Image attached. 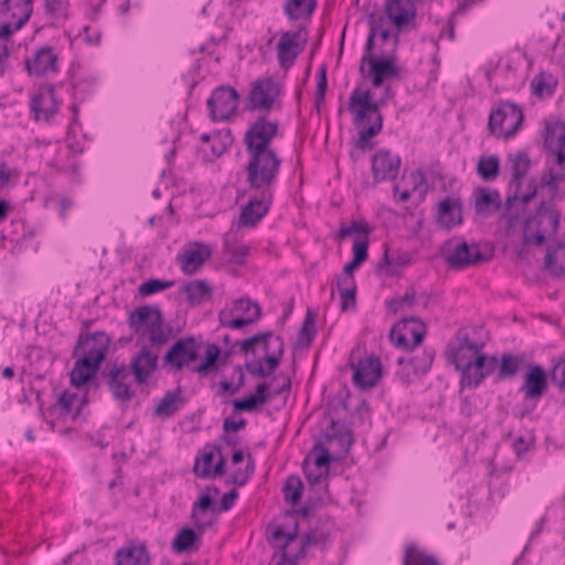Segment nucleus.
<instances>
[{"instance_id": "14", "label": "nucleus", "mask_w": 565, "mask_h": 565, "mask_svg": "<svg viewBox=\"0 0 565 565\" xmlns=\"http://www.w3.org/2000/svg\"><path fill=\"white\" fill-rule=\"evenodd\" d=\"M200 345L193 335L179 339L163 356V366L179 372L199 358Z\"/></svg>"}, {"instance_id": "10", "label": "nucleus", "mask_w": 565, "mask_h": 565, "mask_svg": "<svg viewBox=\"0 0 565 565\" xmlns=\"http://www.w3.org/2000/svg\"><path fill=\"white\" fill-rule=\"evenodd\" d=\"M278 121L259 116L245 131L244 143L246 152L276 151L271 142L278 135Z\"/></svg>"}, {"instance_id": "15", "label": "nucleus", "mask_w": 565, "mask_h": 565, "mask_svg": "<svg viewBox=\"0 0 565 565\" xmlns=\"http://www.w3.org/2000/svg\"><path fill=\"white\" fill-rule=\"evenodd\" d=\"M131 373L125 363L113 362L106 365L104 374L107 377L111 395L116 401L127 403L135 396V391L131 388L130 383Z\"/></svg>"}, {"instance_id": "25", "label": "nucleus", "mask_w": 565, "mask_h": 565, "mask_svg": "<svg viewBox=\"0 0 565 565\" xmlns=\"http://www.w3.org/2000/svg\"><path fill=\"white\" fill-rule=\"evenodd\" d=\"M277 344V349L271 354H265L264 359L257 361H249L245 363V367L249 374L255 377H267L274 373L279 365L284 355V341L281 337L273 338Z\"/></svg>"}, {"instance_id": "64", "label": "nucleus", "mask_w": 565, "mask_h": 565, "mask_svg": "<svg viewBox=\"0 0 565 565\" xmlns=\"http://www.w3.org/2000/svg\"><path fill=\"white\" fill-rule=\"evenodd\" d=\"M551 380L561 390H565V360L558 362L551 372Z\"/></svg>"}, {"instance_id": "40", "label": "nucleus", "mask_w": 565, "mask_h": 565, "mask_svg": "<svg viewBox=\"0 0 565 565\" xmlns=\"http://www.w3.org/2000/svg\"><path fill=\"white\" fill-rule=\"evenodd\" d=\"M185 398L182 396V388L179 386L173 391H168L157 404L154 414L161 418L172 417L183 405Z\"/></svg>"}, {"instance_id": "32", "label": "nucleus", "mask_w": 565, "mask_h": 565, "mask_svg": "<svg viewBox=\"0 0 565 565\" xmlns=\"http://www.w3.org/2000/svg\"><path fill=\"white\" fill-rule=\"evenodd\" d=\"M483 259L478 245L461 243L452 253L446 256V262L451 269H463L477 265Z\"/></svg>"}, {"instance_id": "27", "label": "nucleus", "mask_w": 565, "mask_h": 565, "mask_svg": "<svg viewBox=\"0 0 565 565\" xmlns=\"http://www.w3.org/2000/svg\"><path fill=\"white\" fill-rule=\"evenodd\" d=\"M436 222L443 228H452L462 223V202L459 198L447 196L438 204Z\"/></svg>"}, {"instance_id": "59", "label": "nucleus", "mask_w": 565, "mask_h": 565, "mask_svg": "<svg viewBox=\"0 0 565 565\" xmlns=\"http://www.w3.org/2000/svg\"><path fill=\"white\" fill-rule=\"evenodd\" d=\"M255 470L254 459L250 455L247 457V463L244 469H237L230 479L226 480L227 484H235L237 487H243L247 483V481L252 478Z\"/></svg>"}, {"instance_id": "60", "label": "nucleus", "mask_w": 565, "mask_h": 565, "mask_svg": "<svg viewBox=\"0 0 565 565\" xmlns=\"http://www.w3.org/2000/svg\"><path fill=\"white\" fill-rule=\"evenodd\" d=\"M174 280L148 279L138 287L141 296L147 297L174 286Z\"/></svg>"}, {"instance_id": "55", "label": "nucleus", "mask_w": 565, "mask_h": 565, "mask_svg": "<svg viewBox=\"0 0 565 565\" xmlns=\"http://www.w3.org/2000/svg\"><path fill=\"white\" fill-rule=\"evenodd\" d=\"M302 490L301 479L296 475L289 476L284 486L285 500L292 505L297 504L302 495Z\"/></svg>"}, {"instance_id": "56", "label": "nucleus", "mask_w": 565, "mask_h": 565, "mask_svg": "<svg viewBox=\"0 0 565 565\" xmlns=\"http://www.w3.org/2000/svg\"><path fill=\"white\" fill-rule=\"evenodd\" d=\"M522 363V359L512 354H503L499 365L498 377L500 380L514 376Z\"/></svg>"}, {"instance_id": "28", "label": "nucleus", "mask_w": 565, "mask_h": 565, "mask_svg": "<svg viewBox=\"0 0 565 565\" xmlns=\"http://www.w3.org/2000/svg\"><path fill=\"white\" fill-rule=\"evenodd\" d=\"M150 561L145 542L130 541L115 554V565H150Z\"/></svg>"}, {"instance_id": "47", "label": "nucleus", "mask_w": 565, "mask_h": 565, "mask_svg": "<svg viewBox=\"0 0 565 565\" xmlns=\"http://www.w3.org/2000/svg\"><path fill=\"white\" fill-rule=\"evenodd\" d=\"M220 353L221 350L217 344H207L203 362L196 365L193 372L198 373L200 376H206L212 372H216L218 370L217 360Z\"/></svg>"}, {"instance_id": "9", "label": "nucleus", "mask_w": 565, "mask_h": 565, "mask_svg": "<svg viewBox=\"0 0 565 565\" xmlns=\"http://www.w3.org/2000/svg\"><path fill=\"white\" fill-rule=\"evenodd\" d=\"M268 531H270L273 545L278 550L292 551V556H296V559L305 558L307 547L318 542L317 533L313 531L299 536L297 525L294 531L289 532H286L280 525H270Z\"/></svg>"}, {"instance_id": "45", "label": "nucleus", "mask_w": 565, "mask_h": 565, "mask_svg": "<svg viewBox=\"0 0 565 565\" xmlns=\"http://www.w3.org/2000/svg\"><path fill=\"white\" fill-rule=\"evenodd\" d=\"M513 194L509 195L505 201V207L509 212H512L516 205H520L523 210L537 194L536 181L532 179L527 183V191L520 193L521 189L512 188Z\"/></svg>"}, {"instance_id": "2", "label": "nucleus", "mask_w": 565, "mask_h": 565, "mask_svg": "<svg viewBox=\"0 0 565 565\" xmlns=\"http://www.w3.org/2000/svg\"><path fill=\"white\" fill-rule=\"evenodd\" d=\"M110 343V338L105 332H95L81 335L74 354L79 351L82 354L77 358L71 372V383L79 387L96 375L100 362L105 359Z\"/></svg>"}, {"instance_id": "52", "label": "nucleus", "mask_w": 565, "mask_h": 565, "mask_svg": "<svg viewBox=\"0 0 565 565\" xmlns=\"http://www.w3.org/2000/svg\"><path fill=\"white\" fill-rule=\"evenodd\" d=\"M434 359L435 352L433 350H425L420 354L409 358L406 363L415 375H423L430 370Z\"/></svg>"}, {"instance_id": "49", "label": "nucleus", "mask_w": 565, "mask_h": 565, "mask_svg": "<svg viewBox=\"0 0 565 565\" xmlns=\"http://www.w3.org/2000/svg\"><path fill=\"white\" fill-rule=\"evenodd\" d=\"M316 313L313 310L308 309L303 319L302 326L298 333L297 347L308 348L316 335Z\"/></svg>"}, {"instance_id": "36", "label": "nucleus", "mask_w": 565, "mask_h": 565, "mask_svg": "<svg viewBox=\"0 0 565 565\" xmlns=\"http://www.w3.org/2000/svg\"><path fill=\"white\" fill-rule=\"evenodd\" d=\"M161 315V311L156 306H141L136 308L129 313L128 324L129 328L138 335L145 337L147 329L154 321V317Z\"/></svg>"}, {"instance_id": "20", "label": "nucleus", "mask_w": 565, "mask_h": 565, "mask_svg": "<svg viewBox=\"0 0 565 565\" xmlns=\"http://www.w3.org/2000/svg\"><path fill=\"white\" fill-rule=\"evenodd\" d=\"M30 108L36 121H50L58 108L54 88L52 86L40 87L31 97Z\"/></svg>"}, {"instance_id": "17", "label": "nucleus", "mask_w": 565, "mask_h": 565, "mask_svg": "<svg viewBox=\"0 0 565 565\" xmlns=\"http://www.w3.org/2000/svg\"><path fill=\"white\" fill-rule=\"evenodd\" d=\"M193 471L198 478L209 479L225 473V459L217 446L206 445L196 457Z\"/></svg>"}, {"instance_id": "4", "label": "nucleus", "mask_w": 565, "mask_h": 565, "mask_svg": "<svg viewBox=\"0 0 565 565\" xmlns=\"http://www.w3.org/2000/svg\"><path fill=\"white\" fill-rule=\"evenodd\" d=\"M544 146L555 157L556 167L550 168L541 177L542 188L548 189L552 195H556L559 183L565 181V128L561 126H547L545 129Z\"/></svg>"}, {"instance_id": "21", "label": "nucleus", "mask_w": 565, "mask_h": 565, "mask_svg": "<svg viewBox=\"0 0 565 565\" xmlns=\"http://www.w3.org/2000/svg\"><path fill=\"white\" fill-rule=\"evenodd\" d=\"M301 29L291 32L286 31L281 34L277 45V57L279 65L284 68L291 66L303 50L306 39H301Z\"/></svg>"}, {"instance_id": "18", "label": "nucleus", "mask_w": 565, "mask_h": 565, "mask_svg": "<svg viewBox=\"0 0 565 565\" xmlns=\"http://www.w3.org/2000/svg\"><path fill=\"white\" fill-rule=\"evenodd\" d=\"M353 383L361 390L374 387L382 376V364L377 356L366 355L360 359L356 364L351 363Z\"/></svg>"}, {"instance_id": "30", "label": "nucleus", "mask_w": 565, "mask_h": 565, "mask_svg": "<svg viewBox=\"0 0 565 565\" xmlns=\"http://www.w3.org/2000/svg\"><path fill=\"white\" fill-rule=\"evenodd\" d=\"M520 390L526 398L540 399L547 390V379L544 369L537 364H530Z\"/></svg>"}, {"instance_id": "51", "label": "nucleus", "mask_w": 565, "mask_h": 565, "mask_svg": "<svg viewBox=\"0 0 565 565\" xmlns=\"http://www.w3.org/2000/svg\"><path fill=\"white\" fill-rule=\"evenodd\" d=\"M461 372L460 384L468 387H477L486 377L483 370L476 361L457 367Z\"/></svg>"}, {"instance_id": "16", "label": "nucleus", "mask_w": 565, "mask_h": 565, "mask_svg": "<svg viewBox=\"0 0 565 565\" xmlns=\"http://www.w3.org/2000/svg\"><path fill=\"white\" fill-rule=\"evenodd\" d=\"M482 348L483 343L472 339L467 329H460L450 344V358L456 369L475 362V359L481 354Z\"/></svg>"}, {"instance_id": "41", "label": "nucleus", "mask_w": 565, "mask_h": 565, "mask_svg": "<svg viewBox=\"0 0 565 565\" xmlns=\"http://www.w3.org/2000/svg\"><path fill=\"white\" fill-rule=\"evenodd\" d=\"M180 291L186 297V300L199 306L212 298L213 289L206 280H193L184 284Z\"/></svg>"}, {"instance_id": "63", "label": "nucleus", "mask_w": 565, "mask_h": 565, "mask_svg": "<svg viewBox=\"0 0 565 565\" xmlns=\"http://www.w3.org/2000/svg\"><path fill=\"white\" fill-rule=\"evenodd\" d=\"M417 303L416 292L413 288H408L405 294L392 301L394 310H402L404 308H412Z\"/></svg>"}, {"instance_id": "61", "label": "nucleus", "mask_w": 565, "mask_h": 565, "mask_svg": "<svg viewBox=\"0 0 565 565\" xmlns=\"http://www.w3.org/2000/svg\"><path fill=\"white\" fill-rule=\"evenodd\" d=\"M68 9V0H44L45 13L53 19H66Z\"/></svg>"}, {"instance_id": "50", "label": "nucleus", "mask_w": 565, "mask_h": 565, "mask_svg": "<svg viewBox=\"0 0 565 565\" xmlns=\"http://www.w3.org/2000/svg\"><path fill=\"white\" fill-rule=\"evenodd\" d=\"M274 338L271 331L256 333L250 338H247L241 342H236L235 345H239V351L243 354L255 353L256 345H260L265 352L269 350V341Z\"/></svg>"}, {"instance_id": "62", "label": "nucleus", "mask_w": 565, "mask_h": 565, "mask_svg": "<svg viewBox=\"0 0 565 565\" xmlns=\"http://www.w3.org/2000/svg\"><path fill=\"white\" fill-rule=\"evenodd\" d=\"M256 306L259 305L248 298H239L233 302L232 308L227 309V311L232 312L234 316L244 317L245 315H248L252 309L253 312L256 311Z\"/></svg>"}, {"instance_id": "38", "label": "nucleus", "mask_w": 565, "mask_h": 565, "mask_svg": "<svg viewBox=\"0 0 565 565\" xmlns=\"http://www.w3.org/2000/svg\"><path fill=\"white\" fill-rule=\"evenodd\" d=\"M508 161L512 169V179L509 184L510 191H512V188L521 189L522 181L527 174L532 166V161L527 152L524 150L510 153Z\"/></svg>"}, {"instance_id": "6", "label": "nucleus", "mask_w": 565, "mask_h": 565, "mask_svg": "<svg viewBox=\"0 0 565 565\" xmlns=\"http://www.w3.org/2000/svg\"><path fill=\"white\" fill-rule=\"evenodd\" d=\"M324 437L328 449L319 447L320 454L315 458L313 462H310V466L316 470L329 473V449H335L342 456L347 455L353 444V436L348 428L331 419L329 427L326 429Z\"/></svg>"}, {"instance_id": "8", "label": "nucleus", "mask_w": 565, "mask_h": 565, "mask_svg": "<svg viewBox=\"0 0 565 565\" xmlns=\"http://www.w3.org/2000/svg\"><path fill=\"white\" fill-rule=\"evenodd\" d=\"M32 0H0V38L10 36L31 18Z\"/></svg>"}, {"instance_id": "1", "label": "nucleus", "mask_w": 565, "mask_h": 565, "mask_svg": "<svg viewBox=\"0 0 565 565\" xmlns=\"http://www.w3.org/2000/svg\"><path fill=\"white\" fill-rule=\"evenodd\" d=\"M392 96L390 86L385 87V97L373 100L370 90H361L355 88L349 98V110L354 114V125L361 127L359 130V139L355 147L359 149L372 148L370 139L379 135L383 127V116L380 108Z\"/></svg>"}, {"instance_id": "44", "label": "nucleus", "mask_w": 565, "mask_h": 565, "mask_svg": "<svg viewBox=\"0 0 565 565\" xmlns=\"http://www.w3.org/2000/svg\"><path fill=\"white\" fill-rule=\"evenodd\" d=\"M545 266L553 276H565V245L558 244L547 249Z\"/></svg>"}, {"instance_id": "26", "label": "nucleus", "mask_w": 565, "mask_h": 565, "mask_svg": "<svg viewBox=\"0 0 565 565\" xmlns=\"http://www.w3.org/2000/svg\"><path fill=\"white\" fill-rule=\"evenodd\" d=\"M135 376V381L142 385L147 383L150 376L158 367V355L151 352L148 348L143 347L137 354H135L128 366Z\"/></svg>"}, {"instance_id": "3", "label": "nucleus", "mask_w": 565, "mask_h": 565, "mask_svg": "<svg viewBox=\"0 0 565 565\" xmlns=\"http://www.w3.org/2000/svg\"><path fill=\"white\" fill-rule=\"evenodd\" d=\"M246 182L255 191H273L280 171L281 159L277 151L247 152Z\"/></svg>"}, {"instance_id": "7", "label": "nucleus", "mask_w": 565, "mask_h": 565, "mask_svg": "<svg viewBox=\"0 0 565 565\" xmlns=\"http://www.w3.org/2000/svg\"><path fill=\"white\" fill-rule=\"evenodd\" d=\"M523 119L521 107L511 102H504L490 113L488 128L497 138L509 139L518 132Z\"/></svg>"}, {"instance_id": "43", "label": "nucleus", "mask_w": 565, "mask_h": 565, "mask_svg": "<svg viewBox=\"0 0 565 565\" xmlns=\"http://www.w3.org/2000/svg\"><path fill=\"white\" fill-rule=\"evenodd\" d=\"M260 316L262 309L259 306H256V311L246 317L234 316L232 312H228L227 309H223L218 313V320L222 327L241 329L245 326L255 323L257 320H259Z\"/></svg>"}, {"instance_id": "33", "label": "nucleus", "mask_w": 565, "mask_h": 565, "mask_svg": "<svg viewBox=\"0 0 565 565\" xmlns=\"http://www.w3.org/2000/svg\"><path fill=\"white\" fill-rule=\"evenodd\" d=\"M217 511L213 505V500L210 495L204 494L199 498L192 505V520L200 531L213 525L216 521Z\"/></svg>"}, {"instance_id": "23", "label": "nucleus", "mask_w": 565, "mask_h": 565, "mask_svg": "<svg viewBox=\"0 0 565 565\" xmlns=\"http://www.w3.org/2000/svg\"><path fill=\"white\" fill-rule=\"evenodd\" d=\"M212 249L209 245L195 242L177 256V262L185 275L195 274L211 257Z\"/></svg>"}, {"instance_id": "35", "label": "nucleus", "mask_w": 565, "mask_h": 565, "mask_svg": "<svg viewBox=\"0 0 565 565\" xmlns=\"http://www.w3.org/2000/svg\"><path fill=\"white\" fill-rule=\"evenodd\" d=\"M369 75L372 77V84L374 87H381L385 79L397 78L399 76L398 68L388 57L371 56L369 58Z\"/></svg>"}, {"instance_id": "57", "label": "nucleus", "mask_w": 565, "mask_h": 565, "mask_svg": "<svg viewBox=\"0 0 565 565\" xmlns=\"http://www.w3.org/2000/svg\"><path fill=\"white\" fill-rule=\"evenodd\" d=\"M382 24V18H380L377 21H373L365 45V55L362 57V62L366 61V55H371L374 47V39L376 35H380L383 41H386L391 38V32L386 29H383Z\"/></svg>"}, {"instance_id": "46", "label": "nucleus", "mask_w": 565, "mask_h": 565, "mask_svg": "<svg viewBox=\"0 0 565 565\" xmlns=\"http://www.w3.org/2000/svg\"><path fill=\"white\" fill-rule=\"evenodd\" d=\"M403 565H440L437 558L415 544L405 546Z\"/></svg>"}, {"instance_id": "29", "label": "nucleus", "mask_w": 565, "mask_h": 565, "mask_svg": "<svg viewBox=\"0 0 565 565\" xmlns=\"http://www.w3.org/2000/svg\"><path fill=\"white\" fill-rule=\"evenodd\" d=\"M25 67L30 74L38 76L54 73L57 71V55L52 46H42L31 58L25 60Z\"/></svg>"}, {"instance_id": "31", "label": "nucleus", "mask_w": 565, "mask_h": 565, "mask_svg": "<svg viewBox=\"0 0 565 565\" xmlns=\"http://www.w3.org/2000/svg\"><path fill=\"white\" fill-rule=\"evenodd\" d=\"M249 253V247L243 241L238 228H231L223 237V254L227 262L243 264Z\"/></svg>"}, {"instance_id": "11", "label": "nucleus", "mask_w": 565, "mask_h": 565, "mask_svg": "<svg viewBox=\"0 0 565 565\" xmlns=\"http://www.w3.org/2000/svg\"><path fill=\"white\" fill-rule=\"evenodd\" d=\"M280 95V85L271 77L257 78L247 95L246 108L248 110L269 111L278 96Z\"/></svg>"}, {"instance_id": "22", "label": "nucleus", "mask_w": 565, "mask_h": 565, "mask_svg": "<svg viewBox=\"0 0 565 565\" xmlns=\"http://www.w3.org/2000/svg\"><path fill=\"white\" fill-rule=\"evenodd\" d=\"M401 159L387 149H380L372 158V173L376 182L394 180L399 171Z\"/></svg>"}, {"instance_id": "54", "label": "nucleus", "mask_w": 565, "mask_h": 565, "mask_svg": "<svg viewBox=\"0 0 565 565\" xmlns=\"http://www.w3.org/2000/svg\"><path fill=\"white\" fill-rule=\"evenodd\" d=\"M338 289L341 298V309L345 311L355 307V281L344 278V281H338Z\"/></svg>"}, {"instance_id": "42", "label": "nucleus", "mask_w": 565, "mask_h": 565, "mask_svg": "<svg viewBox=\"0 0 565 565\" xmlns=\"http://www.w3.org/2000/svg\"><path fill=\"white\" fill-rule=\"evenodd\" d=\"M201 539L198 533L190 527H182L172 540L171 547L175 553L198 551Z\"/></svg>"}, {"instance_id": "48", "label": "nucleus", "mask_w": 565, "mask_h": 565, "mask_svg": "<svg viewBox=\"0 0 565 565\" xmlns=\"http://www.w3.org/2000/svg\"><path fill=\"white\" fill-rule=\"evenodd\" d=\"M500 172V160L497 156H482L477 164V173L484 181H494Z\"/></svg>"}, {"instance_id": "5", "label": "nucleus", "mask_w": 565, "mask_h": 565, "mask_svg": "<svg viewBox=\"0 0 565 565\" xmlns=\"http://www.w3.org/2000/svg\"><path fill=\"white\" fill-rule=\"evenodd\" d=\"M561 214L551 202L541 201L535 213L524 221L523 243L541 246L546 234H556L559 226Z\"/></svg>"}, {"instance_id": "19", "label": "nucleus", "mask_w": 565, "mask_h": 565, "mask_svg": "<svg viewBox=\"0 0 565 565\" xmlns=\"http://www.w3.org/2000/svg\"><path fill=\"white\" fill-rule=\"evenodd\" d=\"M249 198L247 204L242 209L239 215V225L243 226H255L269 211L273 203L274 192L273 191H257Z\"/></svg>"}, {"instance_id": "13", "label": "nucleus", "mask_w": 565, "mask_h": 565, "mask_svg": "<svg viewBox=\"0 0 565 565\" xmlns=\"http://www.w3.org/2000/svg\"><path fill=\"white\" fill-rule=\"evenodd\" d=\"M239 95L231 86L216 87L206 102L213 121L230 119L237 110Z\"/></svg>"}, {"instance_id": "24", "label": "nucleus", "mask_w": 565, "mask_h": 565, "mask_svg": "<svg viewBox=\"0 0 565 565\" xmlns=\"http://www.w3.org/2000/svg\"><path fill=\"white\" fill-rule=\"evenodd\" d=\"M270 385L266 382L260 383L256 386L254 394L243 398L234 399L233 406L235 412H253L259 405H263L271 399L274 396L280 395L284 391H289L290 381L287 380L286 384L280 390H275L273 393L269 392Z\"/></svg>"}, {"instance_id": "34", "label": "nucleus", "mask_w": 565, "mask_h": 565, "mask_svg": "<svg viewBox=\"0 0 565 565\" xmlns=\"http://www.w3.org/2000/svg\"><path fill=\"white\" fill-rule=\"evenodd\" d=\"M385 13L397 29L414 22L416 13L409 0H387Z\"/></svg>"}, {"instance_id": "12", "label": "nucleus", "mask_w": 565, "mask_h": 565, "mask_svg": "<svg viewBox=\"0 0 565 565\" xmlns=\"http://www.w3.org/2000/svg\"><path fill=\"white\" fill-rule=\"evenodd\" d=\"M426 326L416 318H405L395 323L390 332L392 343L399 349L413 350L422 343Z\"/></svg>"}, {"instance_id": "53", "label": "nucleus", "mask_w": 565, "mask_h": 565, "mask_svg": "<svg viewBox=\"0 0 565 565\" xmlns=\"http://www.w3.org/2000/svg\"><path fill=\"white\" fill-rule=\"evenodd\" d=\"M146 335H148L151 347L159 348L168 342L169 333L164 331L162 313L154 317V321L147 329Z\"/></svg>"}, {"instance_id": "37", "label": "nucleus", "mask_w": 565, "mask_h": 565, "mask_svg": "<svg viewBox=\"0 0 565 565\" xmlns=\"http://www.w3.org/2000/svg\"><path fill=\"white\" fill-rule=\"evenodd\" d=\"M501 209V199L497 190L478 188L475 191V210L482 216L494 214Z\"/></svg>"}, {"instance_id": "58", "label": "nucleus", "mask_w": 565, "mask_h": 565, "mask_svg": "<svg viewBox=\"0 0 565 565\" xmlns=\"http://www.w3.org/2000/svg\"><path fill=\"white\" fill-rule=\"evenodd\" d=\"M372 228L366 222L352 221L349 226L342 225L338 232V237L344 239L352 235L361 236V238H369Z\"/></svg>"}, {"instance_id": "39", "label": "nucleus", "mask_w": 565, "mask_h": 565, "mask_svg": "<svg viewBox=\"0 0 565 565\" xmlns=\"http://www.w3.org/2000/svg\"><path fill=\"white\" fill-rule=\"evenodd\" d=\"M318 0H285L282 10L289 21L310 20Z\"/></svg>"}]
</instances>
